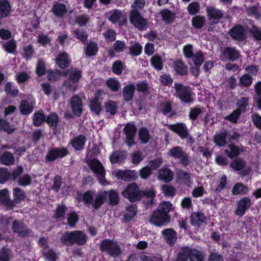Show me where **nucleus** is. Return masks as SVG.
<instances>
[{"label":"nucleus","instance_id":"obj_62","mask_svg":"<svg viewBox=\"0 0 261 261\" xmlns=\"http://www.w3.org/2000/svg\"><path fill=\"white\" fill-rule=\"evenodd\" d=\"M192 57L193 62L197 66H200L204 61V56L201 51L195 54Z\"/></svg>","mask_w":261,"mask_h":261},{"label":"nucleus","instance_id":"obj_23","mask_svg":"<svg viewBox=\"0 0 261 261\" xmlns=\"http://www.w3.org/2000/svg\"><path fill=\"white\" fill-rule=\"evenodd\" d=\"M34 103L31 100L24 99L21 101L19 109L21 113L28 115L32 113L33 110Z\"/></svg>","mask_w":261,"mask_h":261},{"label":"nucleus","instance_id":"obj_18","mask_svg":"<svg viewBox=\"0 0 261 261\" xmlns=\"http://www.w3.org/2000/svg\"><path fill=\"white\" fill-rule=\"evenodd\" d=\"M239 56V52L237 49L232 47H227L223 51L221 59L223 61L235 60Z\"/></svg>","mask_w":261,"mask_h":261},{"label":"nucleus","instance_id":"obj_15","mask_svg":"<svg viewBox=\"0 0 261 261\" xmlns=\"http://www.w3.org/2000/svg\"><path fill=\"white\" fill-rule=\"evenodd\" d=\"M13 200L10 202L12 208L18 203L25 199L26 195L24 191L20 188H15L13 190Z\"/></svg>","mask_w":261,"mask_h":261},{"label":"nucleus","instance_id":"obj_37","mask_svg":"<svg viewBox=\"0 0 261 261\" xmlns=\"http://www.w3.org/2000/svg\"><path fill=\"white\" fill-rule=\"evenodd\" d=\"M132 172L127 170H119L114 171L113 174L117 178L126 181H129L132 179Z\"/></svg>","mask_w":261,"mask_h":261},{"label":"nucleus","instance_id":"obj_4","mask_svg":"<svg viewBox=\"0 0 261 261\" xmlns=\"http://www.w3.org/2000/svg\"><path fill=\"white\" fill-rule=\"evenodd\" d=\"M175 95L181 101L191 104L194 101L192 97V93L189 87L185 86L179 83H175Z\"/></svg>","mask_w":261,"mask_h":261},{"label":"nucleus","instance_id":"obj_10","mask_svg":"<svg viewBox=\"0 0 261 261\" xmlns=\"http://www.w3.org/2000/svg\"><path fill=\"white\" fill-rule=\"evenodd\" d=\"M230 167L237 171H241L239 174L244 176L250 172L251 169L246 167V163L241 159H237L233 160L230 165Z\"/></svg>","mask_w":261,"mask_h":261},{"label":"nucleus","instance_id":"obj_29","mask_svg":"<svg viewBox=\"0 0 261 261\" xmlns=\"http://www.w3.org/2000/svg\"><path fill=\"white\" fill-rule=\"evenodd\" d=\"M224 152L228 158L233 159L240 154V150L238 146L230 144L228 145Z\"/></svg>","mask_w":261,"mask_h":261},{"label":"nucleus","instance_id":"obj_53","mask_svg":"<svg viewBox=\"0 0 261 261\" xmlns=\"http://www.w3.org/2000/svg\"><path fill=\"white\" fill-rule=\"evenodd\" d=\"M125 157L123 152L115 151L110 156V159L112 163H117L122 161Z\"/></svg>","mask_w":261,"mask_h":261},{"label":"nucleus","instance_id":"obj_26","mask_svg":"<svg viewBox=\"0 0 261 261\" xmlns=\"http://www.w3.org/2000/svg\"><path fill=\"white\" fill-rule=\"evenodd\" d=\"M192 248L186 246L180 248L176 261H187L190 259Z\"/></svg>","mask_w":261,"mask_h":261},{"label":"nucleus","instance_id":"obj_56","mask_svg":"<svg viewBox=\"0 0 261 261\" xmlns=\"http://www.w3.org/2000/svg\"><path fill=\"white\" fill-rule=\"evenodd\" d=\"M32 182V178L29 174H24L17 179L18 184L20 186H27L30 185Z\"/></svg>","mask_w":261,"mask_h":261},{"label":"nucleus","instance_id":"obj_50","mask_svg":"<svg viewBox=\"0 0 261 261\" xmlns=\"http://www.w3.org/2000/svg\"><path fill=\"white\" fill-rule=\"evenodd\" d=\"M248 191L247 187L244 186L242 184L238 183L233 187L232 192L233 195H238L245 194Z\"/></svg>","mask_w":261,"mask_h":261},{"label":"nucleus","instance_id":"obj_58","mask_svg":"<svg viewBox=\"0 0 261 261\" xmlns=\"http://www.w3.org/2000/svg\"><path fill=\"white\" fill-rule=\"evenodd\" d=\"M139 136L142 143H146L150 138L148 131L145 128H142L139 133Z\"/></svg>","mask_w":261,"mask_h":261},{"label":"nucleus","instance_id":"obj_48","mask_svg":"<svg viewBox=\"0 0 261 261\" xmlns=\"http://www.w3.org/2000/svg\"><path fill=\"white\" fill-rule=\"evenodd\" d=\"M205 21V19L204 16H196L193 18L192 23L195 28L200 29L203 26Z\"/></svg>","mask_w":261,"mask_h":261},{"label":"nucleus","instance_id":"obj_43","mask_svg":"<svg viewBox=\"0 0 261 261\" xmlns=\"http://www.w3.org/2000/svg\"><path fill=\"white\" fill-rule=\"evenodd\" d=\"M91 111L96 115H98L101 111V103L97 99L92 100L89 105Z\"/></svg>","mask_w":261,"mask_h":261},{"label":"nucleus","instance_id":"obj_27","mask_svg":"<svg viewBox=\"0 0 261 261\" xmlns=\"http://www.w3.org/2000/svg\"><path fill=\"white\" fill-rule=\"evenodd\" d=\"M168 243L172 246L176 241V232L174 229H164L162 232Z\"/></svg>","mask_w":261,"mask_h":261},{"label":"nucleus","instance_id":"obj_16","mask_svg":"<svg viewBox=\"0 0 261 261\" xmlns=\"http://www.w3.org/2000/svg\"><path fill=\"white\" fill-rule=\"evenodd\" d=\"M124 130L126 135V143L128 146H131L134 144V137L136 132L135 126L132 124H127L125 125Z\"/></svg>","mask_w":261,"mask_h":261},{"label":"nucleus","instance_id":"obj_32","mask_svg":"<svg viewBox=\"0 0 261 261\" xmlns=\"http://www.w3.org/2000/svg\"><path fill=\"white\" fill-rule=\"evenodd\" d=\"M135 86L134 84H128L125 86L123 89V95L126 101L131 100L135 92Z\"/></svg>","mask_w":261,"mask_h":261},{"label":"nucleus","instance_id":"obj_25","mask_svg":"<svg viewBox=\"0 0 261 261\" xmlns=\"http://www.w3.org/2000/svg\"><path fill=\"white\" fill-rule=\"evenodd\" d=\"M10 199L9 191L7 189H4L0 190V203L5 205L8 208L11 210V204Z\"/></svg>","mask_w":261,"mask_h":261},{"label":"nucleus","instance_id":"obj_61","mask_svg":"<svg viewBox=\"0 0 261 261\" xmlns=\"http://www.w3.org/2000/svg\"><path fill=\"white\" fill-rule=\"evenodd\" d=\"M240 83L245 87H249L252 83V77L248 74L243 75L239 80Z\"/></svg>","mask_w":261,"mask_h":261},{"label":"nucleus","instance_id":"obj_21","mask_svg":"<svg viewBox=\"0 0 261 261\" xmlns=\"http://www.w3.org/2000/svg\"><path fill=\"white\" fill-rule=\"evenodd\" d=\"M251 205V200L249 198L245 197L241 199L238 202V207L236 211V214L241 216H243L246 210Z\"/></svg>","mask_w":261,"mask_h":261},{"label":"nucleus","instance_id":"obj_60","mask_svg":"<svg viewBox=\"0 0 261 261\" xmlns=\"http://www.w3.org/2000/svg\"><path fill=\"white\" fill-rule=\"evenodd\" d=\"M0 129L4 130L8 134L12 133L14 130V128L7 121L2 119H0Z\"/></svg>","mask_w":261,"mask_h":261},{"label":"nucleus","instance_id":"obj_5","mask_svg":"<svg viewBox=\"0 0 261 261\" xmlns=\"http://www.w3.org/2000/svg\"><path fill=\"white\" fill-rule=\"evenodd\" d=\"M122 195L130 202H135L141 199L142 191L135 183H133L126 188L122 192Z\"/></svg>","mask_w":261,"mask_h":261},{"label":"nucleus","instance_id":"obj_19","mask_svg":"<svg viewBox=\"0 0 261 261\" xmlns=\"http://www.w3.org/2000/svg\"><path fill=\"white\" fill-rule=\"evenodd\" d=\"M177 180L188 187H191L193 185V180L191 174L183 170H179L177 173Z\"/></svg>","mask_w":261,"mask_h":261},{"label":"nucleus","instance_id":"obj_44","mask_svg":"<svg viewBox=\"0 0 261 261\" xmlns=\"http://www.w3.org/2000/svg\"><path fill=\"white\" fill-rule=\"evenodd\" d=\"M226 134L225 133L217 134L214 137V142L220 147L223 146L226 144Z\"/></svg>","mask_w":261,"mask_h":261},{"label":"nucleus","instance_id":"obj_42","mask_svg":"<svg viewBox=\"0 0 261 261\" xmlns=\"http://www.w3.org/2000/svg\"><path fill=\"white\" fill-rule=\"evenodd\" d=\"M161 14L166 23L172 22L175 16L174 13L168 9H164L161 11Z\"/></svg>","mask_w":261,"mask_h":261},{"label":"nucleus","instance_id":"obj_52","mask_svg":"<svg viewBox=\"0 0 261 261\" xmlns=\"http://www.w3.org/2000/svg\"><path fill=\"white\" fill-rule=\"evenodd\" d=\"M107 193L108 195H109V202L110 205H115L118 204L119 201L118 193L114 190H112Z\"/></svg>","mask_w":261,"mask_h":261},{"label":"nucleus","instance_id":"obj_1","mask_svg":"<svg viewBox=\"0 0 261 261\" xmlns=\"http://www.w3.org/2000/svg\"><path fill=\"white\" fill-rule=\"evenodd\" d=\"M86 236L81 231L78 230L71 232L66 231L64 233L61 238V241L67 246H71L74 243L79 245H83L86 242Z\"/></svg>","mask_w":261,"mask_h":261},{"label":"nucleus","instance_id":"obj_30","mask_svg":"<svg viewBox=\"0 0 261 261\" xmlns=\"http://www.w3.org/2000/svg\"><path fill=\"white\" fill-rule=\"evenodd\" d=\"M173 209V207L171 202L164 201L160 204L156 211L170 218L168 213Z\"/></svg>","mask_w":261,"mask_h":261},{"label":"nucleus","instance_id":"obj_33","mask_svg":"<svg viewBox=\"0 0 261 261\" xmlns=\"http://www.w3.org/2000/svg\"><path fill=\"white\" fill-rule=\"evenodd\" d=\"M53 12L56 16L61 17L66 13V7L62 3H56L53 7Z\"/></svg>","mask_w":261,"mask_h":261},{"label":"nucleus","instance_id":"obj_63","mask_svg":"<svg viewBox=\"0 0 261 261\" xmlns=\"http://www.w3.org/2000/svg\"><path fill=\"white\" fill-rule=\"evenodd\" d=\"M136 207L134 204L129 205L126 210L125 218L126 220H129L133 218L136 215Z\"/></svg>","mask_w":261,"mask_h":261},{"label":"nucleus","instance_id":"obj_8","mask_svg":"<svg viewBox=\"0 0 261 261\" xmlns=\"http://www.w3.org/2000/svg\"><path fill=\"white\" fill-rule=\"evenodd\" d=\"M206 13L208 23L211 25L217 23L223 17L222 11L213 6L206 7Z\"/></svg>","mask_w":261,"mask_h":261},{"label":"nucleus","instance_id":"obj_14","mask_svg":"<svg viewBox=\"0 0 261 261\" xmlns=\"http://www.w3.org/2000/svg\"><path fill=\"white\" fill-rule=\"evenodd\" d=\"M169 128L178 134L181 138L184 139L188 137V131L186 125L182 123H177L169 125Z\"/></svg>","mask_w":261,"mask_h":261},{"label":"nucleus","instance_id":"obj_47","mask_svg":"<svg viewBox=\"0 0 261 261\" xmlns=\"http://www.w3.org/2000/svg\"><path fill=\"white\" fill-rule=\"evenodd\" d=\"M66 211V207L64 205H59L54 211L53 218L56 220H60L63 218Z\"/></svg>","mask_w":261,"mask_h":261},{"label":"nucleus","instance_id":"obj_41","mask_svg":"<svg viewBox=\"0 0 261 261\" xmlns=\"http://www.w3.org/2000/svg\"><path fill=\"white\" fill-rule=\"evenodd\" d=\"M204 256L202 252L195 249L192 250L190 261H204Z\"/></svg>","mask_w":261,"mask_h":261},{"label":"nucleus","instance_id":"obj_13","mask_svg":"<svg viewBox=\"0 0 261 261\" xmlns=\"http://www.w3.org/2000/svg\"><path fill=\"white\" fill-rule=\"evenodd\" d=\"M70 106L72 112L76 116H81L83 111V101L77 95L72 97L70 101Z\"/></svg>","mask_w":261,"mask_h":261},{"label":"nucleus","instance_id":"obj_55","mask_svg":"<svg viewBox=\"0 0 261 261\" xmlns=\"http://www.w3.org/2000/svg\"><path fill=\"white\" fill-rule=\"evenodd\" d=\"M11 250L8 248H3L0 250V261H10Z\"/></svg>","mask_w":261,"mask_h":261},{"label":"nucleus","instance_id":"obj_36","mask_svg":"<svg viewBox=\"0 0 261 261\" xmlns=\"http://www.w3.org/2000/svg\"><path fill=\"white\" fill-rule=\"evenodd\" d=\"M109 19L113 23L118 22L120 25H122L125 22V19L121 12L119 10H115L110 16Z\"/></svg>","mask_w":261,"mask_h":261},{"label":"nucleus","instance_id":"obj_20","mask_svg":"<svg viewBox=\"0 0 261 261\" xmlns=\"http://www.w3.org/2000/svg\"><path fill=\"white\" fill-rule=\"evenodd\" d=\"M174 174L172 171L164 166L158 171V178L166 182L171 181L173 178Z\"/></svg>","mask_w":261,"mask_h":261},{"label":"nucleus","instance_id":"obj_35","mask_svg":"<svg viewBox=\"0 0 261 261\" xmlns=\"http://www.w3.org/2000/svg\"><path fill=\"white\" fill-rule=\"evenodd\" d=\"M11 6L9 3L6 0L0 1V15L1 17H6L10 13Z\"/></svg>","mask_w":261,"mask_h":261},{"label":"nucleus","instance_id":"obj_2","mask_svg":"<svg viewBox=\"0 0 261 261\" xmlns=\"http://www.w3.org/2000/svg\"><path fill=\"white\" fill-rule=\"evenodd\" d=\"M88 164L91 170L97 177L101 185L106 186L110 184V182L105 178L106 171L104 167L99 161L97 159L89 160L88 162Z\"/></svg>","mask_w":261,"mask_h":261},{"label":"nucleus","instance_id":"obj_46","mask_svg":"<svg viewBox=\"0 0 261 261\" xmlns=\"http://www.w3.org/2000/svg\"><path fill=\"white\" fill-rule=\"evenodd\" d=\"M45 119V116L42 111L35 113L33 116V122L35 126H39Z\"/></svg>","mask_w":261,"mask_h":261},{"label":"nucleus","instance_id":"obj_6","mask_svg":"<svg viewBox=\"0 0 261 261\" xmlns=\"http://www.w3.org/2000/svg\"><path fill=\"white\" fill-rule=\"evenodd\" d=\"M81 77V71L74 69L68 71V79L64 82V85L70 90L75 91L77 83Z\"/></svg>","mask_w":261,"mask_h":261},{"label":"nucleus","instance_id":"obj_45","mask_svg":"<svg viewBox=\"0 0 261 261\" xmlns=\"http://www.w3.org/2000/svg\"><path fill=\"white\" fill-rule=\"evenodd\" d=\"M106 84L108 87L114 92L117 91L120 87L119 81L113 78L109 79L107 81Z\"/></svg>","mask_w":261,"mask_h":261},{"label":"nucleus","instance_id":"obj_28","mask_svg":"<svg viewBox=\"0 0 261 261\" xmlns=\"http://www.w3.org/2000/svg\"><path fill=\"white\" fill-rule=\"evenodd\" d=\"M12 222L13 228H18L23 227V224L22 222L18 220H12L11 218L0 220V227L8 226V224Z\"/></svg>","mask_w":261,"mask_h":261},{"label":"nucleus","instance_id":"obj_51","mask_svg":"<svg viewBox=\"0 0 261 261\" xmlns=\"http://www.w3.org/2000/svg\"><path fill=\"white\" fill-rule=\"evenodd\" d=\"M105 108L107 112L111 115H114L116 113L118 106L116 102L109 100L106 103Z\"/></svg>","mask_w":261,"mask_h":261},{"label":"nucleus","instance_id":"obj_34","mask_svg":"<svg viewBox=\"0 0 261 261\" xmlns=\"http://www.w3.org/2000/svg\"><path fill=\"white\" fill-rule=\"evenodd\" d=\"M56 63L61 68L67 67L69 63L68 55L65 53H63L58 55L56 58Z\"/></svg>","mask_w":261,"mask_h":261},{"label":"nucleus","instance_id":"obj_9","mask_svg":"<svg viewBox=\"0 0 261 261\" xmlns=\"http://www.w3.org/2000/svg\"><path fill=\"white\" fill-rule=\"evenodd\" d=\"M129 19L130 22L139 30H145L147 26V20L142 17L139 12L131 11Z\"/></svg>","mask_w":261,"mask_h":261},{"label":"nucleus","instance_id":"obj_31","mask_svg":"<svg viewBox=\"0 0 261 261\" xmlns=\"http://www.w3.org/2000/svg\"><path fill=\"white\" fill-rule=\"evenodd\" d=\"M86 139L85 136L80 135L74 138L71 141V145L75 150L82 149L85 145Z\"/></svg>","mask_w":261,"mask_h":261},{"label":"nucleus","instance_id":"obj_59","mask_svg":"<svg viewBox=\"0 0 261 261\" xmlns=\"http://www.w3.org/2000/svg\"><path fill=\"white\" fill-rule=\"evenodd\" d=\"M98 50L97 44L93 42H90L86 48V54L89 56L94 55Z\"/></svg>","mask_w":261,"mask_h":261},{"label":"nucleus","instance_id":"obj_12","mask_svg":"<svg viewBox=\"0 0 261 261\" xmlns=\"http://www.w3.org/2000/svg\"><path fill=\"white\" fill-rule=\"evenodd\" d=\"M169 218L166 215H163L160 212L155 211L151 217L150 222L155 226L160 227L167 222Z\"/></svg>","mask_w":261,"mask_h":261},{"label":"nucleus","instance_id":"obj_38","mask_svg":"<svg viewBox=\"0 0 261 261\" xmlns=\"http://www.w3.org/2000/svg\"><path fill=\"white\" fill-rule=\"evenodd\" d=\"M0 161L3 165L6 166L11 165L14 162V158L11 153L7 151L1 156Z\"/></svg>","mask_w":261,"mask_h":261},{"label":"nucleus","instance_id":"obj_64","mask_svg":"<svg viewBox=\"0 0 261 261\" xmlns=\"http://www.w3.org/2000/svg\"><path fill=\"white\" fill-rule=\"evenodd\" d=\"M95 194V192L92 191L86 192L83 196V199L84 202L86 203H91L92 204Z\"/></svg>","mask_w":261,"mask_h":261},{"label":"nucleus","instance_id":"obj_39","mask_svg":"<svg viewBox=\"0 0 261 261\" xmlns=\"http://www.w3.org/2000/svg\"><path fill=\"white\" fill-rule=\"evenodd\" d=\"M174 69L177 73L181 75L187 74L188 72L187 67L180 60L174 62Z\"/></svg>","mask_w":261,"mask_h":261},{"label":"nucleus","instance_id":"obj_57","mask_svg":"<svg viewBox=\"0 0 261 261\" xmlns=\"http://www.w3.org/2000/svg\"><path fill=\"white\" fill-rule=\"evenodd\" d=\"M89 21V15L85 14L78 16L75 19L76 23L80 27L86 25Z\"/></svg>","mask_w":261,"mask_h":261},{"label":"nucleus","instance_id":"obj_54","mask_svg":"<svg viewBox=\"0 0 261 261\" xmlns=\"http://www.w3.org/2000/svg\"><path fill=\"white\" fill-rule=\"evenodd\" d=\"M46 121L50 126L55 128L59 121L58 116L56 113H50L47 117Z\"/></svg>","mask_w":261,"mask_h":261},{"label":"nucleus","instance_id":"obj_17","mask_svg":"<svg viewBox=\"0 0 261 261\" xmlns=\"http://www.w3.org/2000/svg\"><path fill=\"white\" fill-rule=\"evenodd\" d=\"M107 195L108 193L106 191H99L95 193L92 204L95 210L99 208L105 203Z\"/></svg>","mask_w":261,"mask_h":261},{"label":"nucleus","instance_id":"obj_11","mask_svg":"<svg viewBox=\"0 0 261 261\" xmlns=\"http://www.w3.org/2000/svg\"><path fill=\"white\" fill-rule=\"evenodd\" d=\"M68 153V151L65 148H56L48 152L46 158L48 161H53L58 158H62L66 156Z\"/></svg>","mask_w":261,"mask_h":261},{"label":"nucleus","instance_id":"obj_22","mask_svg":"<svg viewBox=\"0 0 261 261\" xmlns=\"http://www.w3.org/2000/svg\"><path fill=\"white\" fill-rule=\"evenodd\" d=\"M229 34L233 38L239 41L243 40L245 38V30L241 25H237L232 28Z\"/></svg>","mask_w":261,"mask_h":261},{"label":"nucleus","instance_id":"obj_24","mask_svg":"<svg viewBox=\"0 0 261 261\" xmlns=\"http://www.w3.org/2000/svg\"><path fill=\"white\" fill-rule=\"evenodd\" d=\"M204 215L201 212H195L193 213L190 217L191 224L194 226H200L205 221Z\"/></svg>","mask_w":261,"mask_h":261},{"label":"nucleus","instance_id":"obj_3","mask_svg":"<svg viewBox=\"0 0 261 261\" xmlns=\"http://www.w3.org/2000/svg\"><path fill=\"white\" fill-rule=\"evenodd\" d=\"M100 250L113 257H118L121 253V249L117 242L109 239H105L101 242Z\"/></svg>","mask_w":261,"mask_h":261},{"label":"nucleus","instance_id":"obj_7","mask_svg":"<svg viewBox=\"0 0 261 261\" xmlns=\"http://www.w3.org/2000/svg\"><path fill=\"white\" fill-rule=\"evenodd\" d=\"M168 155L170 157L178 159L180 163L185 166H187L189 163L187 153L180 146H176L169 149Z\"/></svg>","mask_w":261,"mask_h":261},{"label":"nucleus","instance_id":"obj_49","mask_svg":"<svg viewBox=\"0 0 261 261\" xmlns=\"http://www.w3.org/2000/svg\"><path fill=\"white\" fill-rule=\"evenodd\" d=\"M11 176L10 172L7 168H0V184H3L8 181Z\"/></svg>","mask_w":261,"mask_h":261},{"label":"nucleus","instance_id":"obj_40","mask_svg":"<svg viewBox=\"0 0 261 261\" xmlns=\"http://www.w3.org/2000/svg\"><path fill=\"white\" fill-rule=\"evenodd\" d=\"M151 65L157 70H161L163 66L162 58L159 55H155L151 57L150 60Z\"/></svg>","mask_w":261,"mask_h":261}]
</instances>
